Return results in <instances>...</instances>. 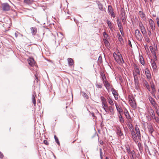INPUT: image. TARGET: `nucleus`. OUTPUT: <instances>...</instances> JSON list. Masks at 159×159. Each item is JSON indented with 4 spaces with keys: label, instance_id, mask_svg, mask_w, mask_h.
<instances>
[{
    "label": "nucleus",
    "instance_id": "0eeeda50",
    "mask_svg": "<svg viewBox=\"0 0 159 159\" xmlns=\"http://www.w3.org/2000/svg\"><path fill=\"white\" fill-rule=\"evenodd\" d=\"M149 99L151 103L154 107H156L157 106V104L156 102L153 99L152 97H149Z\"/></svg>",
    "mask_w": 159,
    "mask_h": 159
},
{
    "label": "nucleus",
    "instance_id": "bf43d9fd",
    "mask_svg": "<svg viewBox=\"0 0 159 159\" xmlns=\"http://www.w3.org/2000/svg\"><path fill=\"white\" fill-rule=\"evenodd\" d=\"M100 155L101 157L102 158V149L101 148H100Z\"/></svg>",
    "mask_w": 159,
    "mask_h": 159
},
{
    "label": "nucleus",
    "instance_id": "09e8293b",
    "mask_svg": "<svg viewBox=\"0 0 159 159\" xmlns=\"http://www.w3.org/2000/svg\"><path fill=\"white\" fill-rule=\"evenodd\" d=\"M152 119H155L157 122H158L159 121V118L158 117H156L155 116Z\"/></svg>",
    "mask_w": 159,
    "mask_h": 159
},
{
    "label": "nucleus",
    "instance_id": "0e129e2a",
    "mask_svg": "<svg viewBox=\"0 0 159 159\" xmlns=\"http://www.w3.org/2000/svg\"><path fill=\"white\" fill-rule=\"evenodd\" d=\"M98 60L100 61H102V58L101 56H99V58H98Z\"/></svg>",
    "mask_w": 159,
    "mask_h": 159
},
{
    "label": "nucleus",
    "instance_id": "774afa93",
    "mask_svg": "<svg viewBox=\"0 0 159 159\" xmlns=\"http://www.w3.org/2000/svg\"><path fill=\"white\" fill-rule=\"evenodd\" d=\"M129 45L132 47V44L131 43V42L130 41H129V43H128Z\"/></svg>",
    "mask_w": 159,
    "mask_h": 159
},
{
    "label": "nucleus",
    "instance_id": "c85d7f7f",
    "mask_svg": "<svg viewBox=\"0 0 159 159\" xmlns=\"http://www.w3.org/2000/svg\"><path fill=\"white\" fill-rule=\"evenodd\" d=\"M148 129L149 132L151 134H152L153 131L152 127L151 125H149L148 127Z\"/></svg>",
    "mask_w": 159,
    "mask_h": 159
},
{
    "label": "nucleus",
    "instance_id": "f257e3e1",
    "mask_svg": "<svg viewBox=\"0 0 159 159\" xmlns=\"http://www.w3.org/2000/svg\"><path fill=\"white\" fill-rule=\"evenodd\" d=\"M113 57L119 65H121L124 62V61L121 54L118 52L117 53L114 52Z\"/></svg>",
    "mask_w": 159,
    "mask_h": 159
},
{
    "label": "nucleus",
    "instance_id": "b1692460",
    "mask_svg": "<svg viewBox=\"0 0 159 159\" xmlns=\"http://www.w3.org/2000/svg\"><path fill=\"white\" fill-rule=\"evenodd\" d=\"M150 49L151 52L154 55L156 56V52H155V49L152 46H150Z\"/></svg>",
    "mask_w": 159,
    "mask_h": 159
},
{
    "label": "nucleus",
    "instance_id": "c9c22d12",
    "mask_svg": "<svg viewBox=\"0 0 159 159\" xmlns=\"http://www.w3.org/2000/svg\"><path fill=\"white\" fill-rule=\"evenodd\" d=\"M119 117L120 119V120L121 122H124V120H123V119L122 117V116L120 114H118Z\"/></svg>",
    "mask_w": 159,
    "mask_h": 159
},
{
    "label": "nucleus",
    "instance_id": "37998d69",
    "mask_svg": "<svg viewBox=\"0 0 159 159\" xmlns=\"http://www.w3.org/2000/svg\"><path fill=\"white\" fill-rule=\"evenodd\" d=\"M98 8L99 9L101 10L102 11L103 10V6L101 4H99L98 5Z\"/></svg>",
    "mask_w": 159,
    "mask_h": 159
},
{
    "label": "nucleus",
    "instance_id": "a19ab883",
    "mask_svg": "<svg viewBox=\"0 0 159 159\" xmlns=\"http://www.w3.org/2000/svg\"><path fill=\"white\" fill-rule=\"evenodd\" d=\"M82 95L84 97L86 98L87 99H88L89 98V97L86 93L83 92H82Z\"/></svg>",
    "mask_w": 159,
    "mask_h": 159
},
{
    "label": "nucleus",
    "instance_id": "e2e57ef3",
    "mask_svg": "<svg viewBox=\"0 0 159 159\" xmlns=\"http://www.w3.org/2000/svg\"><path fill=\"white\" fill-rule=\"evenodd\" d=\"M127 152L128 153H131L130 150L129 148H128L127 149Z\"/></svg>",
    "mask_w": 159,
    "mask_h": 159
},
{
    "label": "nucleus",
    "instance_id": "69168bd1",
    "mask_svg": "<svg viewBox=\"0 0 159 159\" xmlns=\"http://www.w3.org/2000/svg\"><path fill=\"white\" fill-rule=\"evenodd\" d=\"M121 19L122 20H125V16H123V15L121 17Z\"/></svg>",
    "mask_w": 159,
    "mask_h": 159
},
{
    "label": "nucleus",
    "instance_id": "39448f33",
    "mask_svg": "<svg viewBox=\"0 0 159 159\" xmlns=\"http://www.w3.org/2000/svg\"><path fill=\"white\" fill-rule=\"evenodd\" d=\"M149 24L153 32L155 30V26L154 21L151 19L149 20Z\"/></svg>",
    "mask_w": 159,
    "mask_h": 159
},
{
    "label": "nucleus",
    "instance_id": "cd10ccee",
    "mask_svg": "<svg viewBox=\"0 0 159 159\" xmlns=\"http://www.w3.org/2000/svg\"><path fill=\"white\" fill-rule=\"evenodd\" d=\"M108 102L109 103L111 106H113L114 105V103L113 101L111 98H110L109 97L107 98Z\"/></svg>",
    "mask_w": 159,
    "mask_h": 159
},
{
    "label": "nucleus",
    "instance_id": "20e7f679",
    "mask_svg": "<svg viewBox=\"0 0 159 159\" xmlns=\"http://www.w3.org/2000/svg\"><path fill=\"white\" fill-rule=\"evenodd\" d=\"M129 101L131 107L133 108H135L136 106V104L133 97L132 96H129Z\"/></svg>",
    "mask_w": 159,
    "mask_h": 159
},
{
    "label": "nucleus",
    "instance_id": "f3484780",
    "mask_svg": "<svg viewBox=\"0 0 159 159\" xmlns=\"http://www.w3.org/2000/svg\"><path fill=\"white\" fill-rule=\"evenodd\" d=\"M31 33L33 35L36 34L37 32V29L36 27H31L30 28Z\"/></svg>",
    "mask_w": 159,
    "mask_h": 159
},
{
    "label": "nucleus",
    "instance_id": "4be33fe9",
    "mask_svg": "<svg viewBox=\"0 0 159 159\" xmlns=\"http://www.w3.org/2000/svg\"><path fill=\"white\" fill-rule=\"evenodd\" d=\"M67 61L69 66H71L73 65V61L72 58H68L67 59Z\"/></svg>",
    "mask_w": 159,
    "mask_h": 159
},
{
    "label": "nucleus",
    "instance_id": "de8ad7c7",
    "mask_svg": "<svg viewBox=\"0 0 159 159\" xmlns=\"http://www.w3.org/2000/svg\"><path fill=\"white\" fill-rule=\"evenodd\" d=\"M109 108L110 111V112H111V113L112 114H113L114 113V111L113 109L112 108V107H109Z\"/></svg>",
    "mask_w": 159,
    "mask_h": 159
},
{
    "label": "nucleus",
    "instance_id": "423d86ee",
    "mask_svg": "<svg viewBox=\"0 0 159 159\" xmlns=\"http://www.w3.org/2000/svg\"><path fill=\"white\" fill-rule=\"evenodd\" d=\"M2 9L4 11H8L10 9V6L7 3H5L2 5Z\"/></svg>",
    "mask_w": 159,
    "mask_h": 159
},
{
    "label": "nucleus",
    "instance_id": "a211bd4d",
    "mask_svg": "<svg viewBox=\"0 0 159 159\" xmlns=\"http://www.w3.org/2000/svg\"><path fill=\"white\" fill-rule=\"evenodd\" d=\"M131 134L133 139L135 142H136V140L137 137L135 132L134 130L132 131H131Z\"/></svg>",
    "mask_w": 159,
    "mask_h": 159
},
{
    "label": "nucleus",
    "instance_id": "a878e982",
    "mask_svg": "<svg viewBox=\"0 0 159 159\" xmlns=\"http://www.w3.org/2000/svg\"><path fill=\"white\" fill-rule=\"evenodd\" d=\"M151 87L152 89V93L153 94L155 92L156 90L155 88V85L154 84H152L151 85Z\"/></svg>",
    "mask_w": 159,
    "mask_h": 159
},
{
    "label": "nucleus",
    "instance_id": "473e14b6",
    "mask_svg": "<svg viewBox=\"0 0 159 159\" xmlns=\"http://www.w3.org/2000/svg\"><path fill=\"white\" fill-rule=\"evenodd\" d=\"M145 86H146L147 89L148 90V91H150V88L149 85L148 84V83L146 81H145L144 82Z\"/></svg>",
    "mask_w": 159,
    "mask_h": 159
},
{
    "label": "nucleus",
    "instance_id": "6ab92c4d",
    "mask_svg": "<svg viewBox=\"0 0 159 159\" xmlns=\"http://www.w3.org/2000/svg\"><path fill=\"white\" fill-rule=\"evenodd\" d=\"M115 106L117 111L119 112V114H120L122 112L123 110L121 108V107L119 106H118L117 103H115Z\"/></svg>",
    "mask_w": 159,
    "mask_h": 159
},
{
    "label": "nucleus",
    "instance_id": "393cba45",
    "mask_svg": "<svg viewBox=\"0 0 159 159\" xmlns=\"http://www.w3.org/2000/svg\"><path fill=\"white\" fill-rule=\"evenodd\" d=\"M135 82V88L136 89L139 90V81H136Z\"/></svg>",
    "mask_w": 159,
    "mask_h": 159
},
{
    "label": "nucleus",
    "instance_id": "79ce46f5",
    "mask_svg": "<svg viewBox=\"0 0 159 159\" xmlns=\"http://www.w3.org/2000/svg\"><path fill=\"white\" fill-rule=\"evenodd\" d=\"M157 106L156 107H154L156 110V112L157 114V115L159 117V109H158L157 108Z\"/></svg>",
    "mask_w": 159,
    "mask_h": 159
},
{
    "label": "nucleus",
    "instance_id": "f03ea898",
    "mask_svg": "<svg viewBox=\"0 0 159 159\" xmlns=\"http://www.w3.org/2000/svg\"><path fill=\"white\" fill-rule=\"evenodd\" d=\"M115 127L116 128V132L118 137L121 139H124V136L120 127L118 125H115Z\"/></svg>",
    "mask_w": 159,
    "mask_h": 159
},
{
    "label": "nucleus",
    "instance_id": "c03bdc74",
    "mask_svg": "<svg viewBox=\"0 0 159 159\" xmlns=\"http://www.w3.org/2000/svg\"><path fill=\"white\" fill-rule=\"evenodd\" d=\"M139 25L140 29L141 28H143L144 27L143 25L141 22H139Z\"/></svg>",
    "mask_w": 159,
    "mask_h": 159
},
{
    "label": "nucleus",
    "instance_id": "aec40b11",
    "mask_svg": "<svg viewBox=\"0 0 159 159\" xmlns=\"http://www.w3.org/2000/svg\"><path fill=\"white\" fill-rule=\"evenodd\" d=\"M103 83L106 89L108 90L110 88V84L107 81H103Z\"/></svg>",
    "mask_w": 159,
    "mask_h": 159
},
{
    "label": "nucleus",
    "instance_id": "4468645a",
    "mask_svg": "<svg viewBox=\"0 0 159 159\" xmlns=\"http://www.w3.org/2000/svg\"><path fill=\"white\" fill-rule=\"evenodd\" d=\"M107 23L111 31H113V24L108 20H107Z\"/></svg>",
    "mask_w": 159,
    "mask_h": 159
},
{
    "label": "nucleus",
    "instance_id": "5fc2aeb1",
    "mask_svg": "<svg viewBox=\"0 0 159 159\" xmlns=\"http://www.w3.org/2000/svg\"><path fill=\"white\" fill-rule=\"evenodd\" d=\"M145 39L146 40V41L147 42H149L150 41V39L148 38V37H146L145 38Z\"/></svg>",
    "mask_w": 159,
    "mask_h": 159
},
{
    "label": "nucleus",
    "instance_id": "dca6fc26",
    "mask_svg": "<svg viewBox=\"0 0 159 159\" xmlns=\"http://www.w3.org/2000/svg\"><path fill=\"white\" fill-rule=\"evenodd\" d=\"M148 111L149 114L152 119L155 116L154 111L152 109H149Z\"/></svg>",
    "mask_w": 159,
    "mask_h": 159
},
{
    "label": "nucleus",
    "instance_id": "603ef678",
    "mask_svg": "<svg viewBox=\"0 0 159 159\" xmlns=\"http://www.w3.org/2000/svg\"><path fill=\"white\" fill-rule=\"evenodd\" d=\"M156 20L157 25L159 27V18L157 17L156 19Z\"/></svg>",
    "mask_w": 159,
    "mask_h": 159
},
{
    "label": "nucleus",
    "instance_id": "680f3d73",
    "mask_svg": "<svg viewBox=\"0 0 159 159\" xmlns=\"http://www.w3.org/2000/svg\"><path fill=\"white\" fill-rule=\"evenodd\" d=\"M3 157V154L1 152H0V158H2Z\"/></svg>",
    "mask_w": 159,
    "mask_h": 159
},
{
    "label": "nucleus",
    "instance_id": "58836bf2",
    "mask_svg": "<svg viewBox=\"0 0 159 159\" xmlns=\"http://www.w3.org/2000/svg\"><path fill=\"white\" fill-rule=\"evenodd\" d=\"M118 26L119 27V29H120V28L122 29L123 27L122 25V24L120 22H118V24H117Z\"/></svg>",
    "mask_w": 159,
    "mask_h": 159
},
{
    "label": "nucleus",
    "instance_id": "412c9836",
    "mask_svg": "<svg viewBox=\"0 0 159 159\" xmlns=\"http://www.w3.org/2000/svg\"><path fill=\"white\" fill-rule=\"evenodd\" d=\"M108 10L109 12L111 15V16H112L113 17L114 16L113 15H114V12H113L112 7L111 6H109L108 7Z\"/></svg>",
    "mask_w": 159,
    "mask_h": 159
},
{
    "label": "nucleus",
    "instance_id": "ddd939ff",
    "mask_svg": "<svg viewBox=\"0 0 159 159\" xmlns=\"http://www.w3.org/2000/svg\"><path fill=\"white\" fill-rule=\"evenodd\" d=\"M133 66L136 73L138 75H139L140 74V72L138 66L135 64H134Z\"/></svg>",
    "mask_w": 159,
    "mask_h": 159
},
{
    "label": "nucleus",
    "instance_id": "9b49d317",
    "mask_svg": "<svg viewBox=\"0 0 159 159\" xmlns=\"http://www.w3.org/2000/svg\"><path fill=\"white\" fill-rule=\"evenodd\" d=\"M28 62L31 66H33L35 64V61L33 58H29L28 59Z\"/></svg>",
    "mask_w": 159,
    "mask_h": 159
},
{
    "label": "nucleus",
    "instance_id": "2eb2a0df",
    "mask_svg": "<svg viewBox=\"0 0 159 159\" xmlns=\"http://www.w3.org/2000/svg\"><path fill=\"white\" fill-rule=\"evenodd\" d=\"M151 66L154 70H156L157 66L154 60H151Z\"/></svg>",
    "mask_w": 159,
    "mask_h": 159
},
{
    "label": "nucleus",
    "instance_id": "bb28decb",
    "mask_svg": "<svg viewBox=\"0 0 159 159\" xmlns=\"http://www.w3.org/2000/svg\"><path fill=\"white\" fill-rule=\"evenodd\" d=\"M103 35L104 38V39H106L107 40L109 39V37L108 35L107 34V33L106 32H104L103 33Z\"/></svg>",
    "mask_w": 159,
    "mask_h": 159
},
{
    "label": "nucleus",
    "instance_id": "6e6d98bb",
    "mask_svg": "<svg viewBox=\"0 0 159 159\" xmlns=\"http://www.w3.org/2000/svg\"><path fill=\"white\" fill-rule=\"evenodd\" d=\"M148 35H149V36L150 37H151V36L152 34L151 31H150V30H148Z\"/></svg>",
    "mask_w": 159,
    "mask_h": 159
},
{
    "label": "nucleus",
    "instance_id": "49530a36",
    "mask_svg": "<svg viewBox=\"0 0 159 159\" xmlns=\"http://www.w3.org/2000/svg\"><path fill=\"white\" fill-rule=\"evenodd\" d=\"M104 41L105 43V44L106 46H108L109 45V43H108V41H107V40L106 39H104Z\"/></svg>",
    "mask_w": 159,
    "mask_h": 159
},
{
    "label": "nucleus",
    "instance_id": "c756f323",
    "mask_svg": "<svg viewBox=\"0 0 159 159\" xmlns=\"http://www.w3.org/2000/svg\"><path fill=\"white\" fill-rule=\"evenodd\" d=\"M139 15L143 19H144V18H145V14L143 13V12L142 11H139Z\"/></svg>",
    "mask_w": 159,
    "mask_h": 159
},
{
    "label": "nucleus",
    "instance_id": "ea45409f",
    "mask_svg": "<svg viewBox=\"0 0 159 159\" xmlns=\"http://www.w3.org/2000/svg\"><path fill=\"white\" fill-rule=\"evenodd\" d=\"M54 139H55L56 142L58 144H60V143H59V141L58 139L57 138V136L55 135H54Z\"/></svg>",
    "mask_w": 159,
    "mask_h": 159
},
{
    "label": "nucleus",
    "instance_id": "5701e85b",
    "mask_svg": "<svg viewBox=\"0 0 159 159\" xmlns=\"http://www.w3.org/2000/svg\"><path fill=\"white\" fill-rule=\"evenodd\" d=\"M124 112H125V115L126 118L128 119H130V116L129 115V112H128V111L126 109H125L124 110Z\"/></svg>",
    "mask_w": 159,
    "mask_h": 159
},
{
    "label": "nucleus",
    "instance_id": "4d7b16f0",
    "mask_svg": "<svg viewBox=\"0 0 159 159\" xmlns=\"http://www.w3.org/2000/svg\"><path fill=\"white\" fill-rule=\"evenodd\" d=\"M43 142L44 143L46 144V145H48V143L46 140H44Z\"/></svg>",
    "mask_w": 159,
    "mask_h": 159
},
{
    "label": "nucleus",
    "instance_id": "a18cd8bd",
    "mask_svg": "<svg viewBox=\"0 0 159 159\" xmlns=\"http://www.w3.org/2000/svg\"><path fill=\"white\" fill-rule=\"evenodd\" d=\"M138 146L139 147V149L140 150L142 149V146L141 144L140 143H138Z\"/></svg>",
    "mask_w": 159,
    "mask_h": 159
},
{
    "label": "nucleus",
    "instance_id": "338daca9",
    "mask_svg": "<svg viewBox=\"0 0 159 159\" xmlns=\"http://www.w3.org/2000/svg\"><path fill=\"white\" fill-rule=\"evenodd\" d=\"M99 143H100V144L102 145V144H103V142L102 140H100L99 141Z\"/></svg>",
    "mask_w": 159,
    "mask_h": 159
},
{
    "label": "nucleus",
    "instance_id": "9d476101",
    "mask_svg": "<svg viewBox=\"0 0 159 159\" xmlns=\"http://www.w3.org/2000/svg\"><path fill=\"white\" fill-rule=\"evenodd\" d=\"M135 129L136 132V134L137 135L139 139H140L141 138V134L139 128L137 126L135 127Z\"/></svg>",
    "mask_w": 159,
    "mask_h": 159
},
{
    "label": "nucleus",
    "instance_id": "8fccbe9b",
    "mask_svg": "<svg viewBox=\"0 0 159 159\" xmlns=\"http://www.w3.org/2000/svg\"><path fill=\"white\" fill-rule=\"evenodd\" d=\"M96 86L98 88H101L102 87V84H97Z\"/></svg>",
    "mask_w": 159,
    "mask_h": 159
},
{
    "label": "nucleus",
    "instance_id": "6e6552de",
    "mask_svg": "<svg viewBox=\"0 0 159 159\" xmlns=\"http://www.w3.org/2000/svg\"><path fill=\"white\" fill-rule=\"evenodd\" d=\"M102 102V106H104V107H107V102L106 99L103 97L101 96L100 98Z\"/></svg>",
    "mask_w": 159,
    "mask_h": 159
},
{
    "label": "nucleus",
    "instance_id": "052dcab7",
    "mask_svg": "<svg viewBox=\"0 0 159 159\" xmlns=\"http://www.w3.org/2000/svg\"><path fill=\"white\" fill-rule=\"evenodd\" d=\"M102 78L103 80V81H105L104 79H106V78L104 75H102Z\"/></svg>",
    "mask_w": 159,
    "mask_h": 159
},
{
    "label": "nucleus",
    "instance_id": "f8f14e48",
    "mask_svg": "<svg viewBox=\"0 0 159 159\" xmlns=\"http://www.w3.org/2000/svg\"><path fill=\"white\" fill-rule=\"evenodd\" d=\"M112 93L115 97V99L116 100L118 98V96L116 90L113 88H112L111 89Z\"/></svg>",
    "mask_w": 159,
    "mask_h": 159
},
{
    "label": "nucleus",
    "instance_id": "13d9d810",
    "mask_svg": "<svg viewBox=\"0 0 159 159\" xmlns=\"http://www.w3.org/2000/svg\"><path fill=\"white\" fill-rule=\"evenodd\" d=\"M119 30L121 34L123 35L124 34L123 28L121 29L120 28Z\"/></svg>",
    "mask_w": 159,
    "mask_h": 159
},
{
    "label": "nucleus",
    "instance_id": "7ed1b4c3",
    "mask_svg": "<svg viewBox=\"0 0 159 159\" xmlns=\"http://www.w3.org/2000/svg\"><path fill=\"white\" fill-rule=\"evenodd\" d=\"M135 36L136 39L139 41H141L143 39V36L139 30L138 29L135 31Z\"/></svg>",
    "mask_w": 159,
    "mask_h": 159
},
{
    "label": "nucleus",
    "instance_id": "864d4df0",
    "mask_svg": "<svg viewBox=\"0 0 159 159\" xmlns=\"http://www.w3.org/2000/svg\"><path fill=\"white\" fill-rule=\"evenodd\" d=\"M15 36L17 38L18 36V35H19V33L18 32L16 31L15 33Z\"/></svg>",
    "mask_w": 159,
    "mask_h": 159
},
{
    "label": "nucleus",
    "instance_id": "7c9ffc66",
    "mask_svg": "<svg viewBox=\"0 0 159 159\" xmlns=\"http://www.w3.org/2000/svg\"><path fill=\"white\" fill-rule=\"evenodd\" d=\"M33 2V0H24V2L28 4L32 3Z\"/></svg>",
    "mask_w": 159,
    "mask_h": 159
},
{
    "label": "nucleus",
    "instance_id": "2f4dec72",
    "mask_svg": "<svg viewBox=\"0 0 159 159\" xmlns=\"http://www.w3.org/2000/svg\"><path fill=\"white\" fill-rule=\"evenodd\" d=\"M118 38L119 41L121 43L123 41V39L122 36L120 34H118Z\"/></svg>",
    "mask_w": 159,
    "mask_h": 159
},
{
    "label": "nucleus",
    "instance_id": "1a4fd4ad",
    "mask_svg": "<svg viewBox=\"0 0 159 159\" xmlns=\"http://www.w3.org/2000/svg\"><path fill=\"white\" fill-rule=\"evenodd\" d=\"M145 74L148 79H150L151 78V75L149 70L146 68L145 70Z\"/></svg>",
    "mask_w": 159,
    "mask_h": 159
},
{
    "label": "nucleus",
    "instance_id": "e433bc0d",
    "mask_svg": "<svg viewBox=\"0 0 159 159\" xmlns=\"http://www.w3.org/2000/svg\"><path fill=\"white\" fill-rule=\"evenodd\" d=\"M134 82H136V81H139L138 80V76L137 75L134 74Z\"/></svg>",
    "mask_w": 159,
    "mask_h": 159
},
{
    "label": "nucleus",
    "instance_id": "72a5a7b5",
    "mask_svg": "<svg viewBox=\"0 0 159 159\" xmlns=\"http://www.w3.org/2000/svg\"><path fill=\"white\" fill-rule=\"evenodd\" d=\"M139 61L143 65H144L145 63L143 57H140Z\"/></svg>",
    "mask_w": 159,
    "mask_h": 159
},
{
    "label": "nucleus",
    "instance_id": "4c0bfd02",
    "mask_svg": "<svg viewBox=\"0 0 159 159\" xmlns=\"http://www.w3.org/2000/svg\"><path fill=\"white\" fill-rule=\"evenodd\" d=\"M32 99L33 102L34 106H35L36 104L35 99V98L34 95H33V96H32Z\"/></svg>",
    "mask_w": 159,
    "mask_h": 159
},
{
    "label": "nucleus",
    "instance_id": "f704fd0d",
    "mask_svg": "<svg viewBox=\"0 0 159 159\" xmlns=\"http://www.w3.org/2000/svg\"><path fill=\"white\" fill-rule=\"evenodd\" d=\"M141 31L143 34H144L146 33V31L145 27L140 29Z\"/></svg>",
    "mask_w": 159,
    "mask_h": 159
},
{
    "label": "nucleus",
    "instance_id": "3c124183",
    "mask_svg": "<svg viewBox=\"0 0 159 159\" xmlns=\"http://www.w3.org/2000/svg\"><path fill=\"white\" fill-rule=\"evenodd\" d=\"M145 149L146 151L148 150L149 151L148 146L146 144H145Z\"/></svg>",
    "mask_w": 159,
    "mask_h": 159
}]
</instances>
